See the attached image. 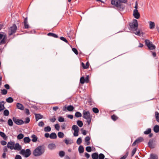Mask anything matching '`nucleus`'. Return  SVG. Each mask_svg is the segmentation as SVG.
I'll list each match as a JSON object with an SVG mask.
<instances>
[{"mask_svg": "<svg viewBox=\"0 0 159 159\" xmlns=\"http://www.w3.org/2000/svg\"><path fill=\"white\" fill-rule=\"evenodd\" d=\"M59 156L61 157H62L64 156L65 155V152L63 151H61L59 152Z\"/></svg>", "mask_w": 159, "mask_h": 159, "instance_id": "obj_41", "label": "nucleus"}, {"mask_svg": "<svg viewBox=\"0 0 159 159\" xmlns=\"http://www.w3.org/2000/svg\"><path fill=\"white\" fill-rule=\"evenodd\" d=\"M111 119L114 121H116L118 119V117L115 115H113L111 116Z\"/></svg>", "mask_w": 159, "mask_h": 159, "instance_id": "obj_34", "label": "nucleus"}, {"mask_svg": "<svg viewBox=\"0 0 159 159\" xmlns=\"http://www.w3.org/2000/svg\"><path fill=\"white\" fill-rule=\"evenodd\" d=\"M91 156L93 159H98V154L97 152H94L92 154Z\"/></svg>", "mask_w": 159, "mask_h": 159, "instance_id": "obj_18", "label": "nucleus"}, {"mask_svg": "<svg viewBox=\"0 0 159 159\" xmlns=\"http://www.w3.org/2000/svg\"><path fill=\"white\" fill-rule=\"evenodd\" d=\"M12 120L14 122L18 125H21L24 123V122L22 120L17 119L15 117H13Z\"/></svg>", "mask_w": 159, "mask_h": 159, "instance_id": "obj_8", "label": "nucleus"}, {"mask_svg": "<svg viewBox=\"0 0 159 159\" xmlns=\"http://www.w3.org/2000/svg\"><path fill=\"white\" fill-rule=\"evenodd\" d=\"M4 102L2 101L0 102V111L3 110L5 108L4 106Z\"/></svg>", "mask_w": 159, "mask_h": 159, "instance_id": "obj_19", "label": "nucleus"}, {"mask_svg": "<svg viewBox=\"0 0 159 159\" xmlns=\"http://www.w3.org/2000/svg\"><path fill=\"white\" fill-rule=\"evenodd\" d=\"M24 25L25 29H28L29 27V25L28 24L27 18H25L24 21Z\"/></svg>", "mask_w": 159, "mask_h": 159, "instance_id": "obj_16", "label": "nucleus"}, {"mask_svg": "<svg viewBox=\"0 0 159 159\" xmlns=\"http://www.w3.org/2000/svg\"><path fill=\"white\" fill-rule=\"evenodd\" d=\"M6 39L5 37H4L0 42V45L4 44L5 42Z\"/></svg>", "mask_w": 159, "mask_h": 159, "instance_id": "obj_48", "label": "nucleus"}, {"mask_svg": "<svg viewBox=\"0 0 159 159\" xmlns=\"http://www.w3.org/2000/svg\"><path fill=\"white\" fill-rule=\"evenodd\" d=\"M60 39L61 40L64 41V42H66V43H68V41L65 38L63 37H61L60 38Z\"/></svg>", "mask_w": 159, "mask_h": 159, "instance_id": "obj_51", "label": "nucleus"}, {"mask_svg": "<svg viewBox=\"0 0 159 159\" xmlns=\"http://www.w3.org/2000/svg\"><path fill=\"white\" fill-rule=\"evenodd\" d=\"M89 75H87L85 77V81L86 83H88L89 82Z\"/></svg>", "mask_w": 159, "mask_h": 159, "instance_id": "obj_62", "label": "nucleus"}, {"mask_svg": "<svg viewBox=\"0 0 159 159\" xmlns=\"http://www.w3.org/2000/svg\"><path fill=\"white\" fill-rule=\"evenodd\" d=\"M75 116L76 117H80L82 116V114L80 112L77 111L75 112Z\"/></svg>", "mask_w": 159, "mask_h": 159, "instance_id": "obj_39", "label": "nucleus"}, {"mask_svg": "<svg viewBox=\"0 0 159 159\" xmlns=\"http://www.w3.org/2000/svg\"><path fill=\"white\" fill-rule=\"evenodd\" d=\"M85 156L87 158V159H88L89 158V157H90V155L87 153V152H86L85 153Z\"/></svg>", "mask_w": 159, "mask_h": 159, "instance_id": "obj_64", "label": "nucleus"}, {"mask_svg": "<svg viewBox=\"0 0 159 159\" xmlns=\"http://www.w3.org/2000/svg\"><path fill=\"white\" fill-rule=\"evenodd\" d=\"M55 128L57 130H59V129L60 126H59L58 124H55Z\"/></svg>", "mask_w": 159, "mask_h": 159, "instance_id": "obj_58", "label": "nucleus"}, {"mask_svg": "<svg viewBox=\"0 0 159 159\" xmlns=\"http://www.w3.org/2000/svg\"><path fill=\"white\" fill-rule=\"evenodd\" d=\"M21 149V146L20 145L19 143H15L14 149L15 150L19 151Z\"/></svg>", "mask_w": 159, "mask_h": 159, "instance_id": "obj_12", "label": "nucleus"}, {"mask_svg": "<svg viewBox=\"0 0 159 159\" xmlns=\"http://www.w3.org/2000/svg\"><path fill=\"white\" fill-rule=\"evenodd\" d=\"M86 150L88 152H90L92 151V148L90 146H88L86 147Z\"/></svg>", "mask_w": 159, "mask_h": 159, "instance_id": "obj_50", "label": "nucleus"}, {"mask_svg": "<svg viewBox=\"0 0 159 159\" xmlns=\"http://www.w3.org/2000/svg\"><path fill=\"white\" fill-rule=\"evenodd\" d=\"M15 145V142L14 141H11L7 143V147L11 150H13L14 149Z\"/></svg>", "mask_w": 159, "mask_h": 159, "instance_id": "obj_9", "label": "nucleus"}, {"mask_svg": "<svg viewBox=\"0 0 159 159\" xmlns=\"http://www.w3.org/2000/svg\"><path fill=\"white\" fill-rule=\"evenodd\" d=\"M7 123L10 126H12L13 125V121L12 120L10 119H8L7 121Z\"/></svg>", "mask_w": 159, "mask_h": 159, "instance_id": "obj_38", "label": "nucleus"}, {"mask_svg": "<svg viewBox=\"0 0 159 159\" xmlns=\"http://www.w3.org/2000/svg\"><path fill=\"white\" fill-rule=\"evenodd\" d=\"M129 29L133 32L136 35L139 36H140V31L138 30L137 31L138 27V21L137 20L134 19L133 22L132 23H130L129 24Z\"/></svg>", "mask_w": 159, "mask_h": 159, "instance_id": "obj_1", "label": "nucleus"}, {"mask_svg": "<svg viewBox=\"0 0 159 159\" xmlns=\"http://www.w3.org/2000/svg\"><path fill=\"white\" fill-rule=\"evenodd\" d=\"M34 115L36 121H37L43 118V116L40 114H35Z\"/></svg>", "mask_w": 159, "mask_h": 159, "instance_id": "obj_13", "label": "nucleus"}, {"mask_svg": "<svg viewBox=\"0 0 159 159\" xmlns=\"http://www.w3.org/2000/svg\"><path fill=\"white\" fill-rule=\"evenodd\" d=\"M72 50L76 55L78 54V52L76 48H72Z\"/></svg>", "mask_w": 159, "mask_h": 159, "instance_id": "obj_57", "label": "nucleus"}, {"mask_svg": "<svg viewBox=\"0 0 159 159\" xmlns=\"http://www.w3.org/2000/svg\"><path fill=\"white\" fill-rule=\"evenodd\" d=\"M58 120L60 122H63L64 121V119L62 117L60 116L59 117Z\"/></svg>", "mask_w": 159, "mask_h": 159, "instance_id": "obj_52", "label": "nucleus"}, {"mask_svg": "<svg viewBox=\"0 0 159 159\" xmlns=\"http://www.w3.org/2000/svg\"><path fill=\"white\" fill-rule=\"evenodd\" d=\"M17 29L16 25L14 24L9 29V35H11L13 34L16 33Z\"/></svg>", "mask_w": 159, "mask_h": 159, "instance_id": "obj_7", "label": "nucleus"}, {"mask_svg": "<svg viewBox=\"0 0 159 159\" xmlns=\"http://www.w3.org/2000/svg\"><path fill=\"white\" fill-rule=\"evenodd\" d=\"M15 159H22V158L20 155H17L16 156Z\"/></svg>", "mask_w": 159, "mask_h": 159, "instance_id": "obj_61", "label": "nucleus"}, {"mask_svg": "<svg viewBox=\"0 0 159 159\" xmlns=\"http://www.w3.org/2000/svg\"><path fill=\"white\" fill-rule=\"evenodd\" d=\"M16 107L18 109H19L21 110H24V106L20 103H17Z\"/></svg>", "mask_w": 159, "mask_h": 159, "instance_id": "obj_14", "label": "nucleus"}, {"mask_svg": "<svg viewBox=\"0 0 159 159\" xmlns=\"http://www.w3.org/2000/svg\"><path fill=\"white\" fill-rule=\"evenodd\" d=\"M105 158L104 155L102 153H100L99 155H98V158L99 159H104Z\"/></svg>", "mask_w": 159, "mask_h": 159, "instance_id": "obj_44", "label": "nucleus"}, {"mask_svg": "<svg viewBox=\"0 0 159 159\" xmlns=\"http://www.w3.org/2000/svg\"><path fill=\"white\" fill-rule=\"evenodd\" d=\"M57 137L56 134L55 133H52L50 135V138L51 139H56Z\"/></svg>", "mask_w": 159, "mask_h": 159, "instance_id": "obj_23", "label": "nucleus"}, {"mask_svg": "<svg viewBox=\"0 0 159 159\" xmlns=\"http://www.w3.org/2000/svg\"><path fill=\"white\" fill-rule=\"evenodd\" d=\"M44 125V124L43 121H40L38 123V125L40 127H43Z\"/></svg>", "mask_w": 159, "mask_h": 159, "instance_id": "obj_54", "label": "nucleus"}, {"mask_svg": "<svg viewBox=\"0 0 159 159\" xmlns=\"http://www.w3.org/2000/svg\"><path fill=\"white\" fill-rule=\"evenodd\" d=\"M78 150L80 153H81L83 152L84 151V149L83 147L81 145L79 147Z\"/></svg>", "mask_w": 159, "mask_h": 159, "instance_id": "obj_27", "label": "nucleus"}, {"mask_svg": "<svg viewBox=\"0 0 159 159\" xmlns=\"http://www.w3.org/2000/svg\"><path fill=\"white\" fill-rule=\"evenodd\" d=\"M44 130L45 132H49L51 131V128L49 126H47L44 128Z\"/></svg>", "mask_w": 159, "mask_h": 159, "instance_id": "obj_28", "label": "nucleus"}, {"mask_svg": "<svg viewBox=\"0 0 159 159\" xmlns=\"http://www.w3.org/2000/svg\"><path fill=\"white\" fill-rule=\"evenodd\" d=\"M6 101L8 103H11L13 101V99L11 97L7 98Z\"/></svg>", "mask_w": 159, "mask_h": 159, "instance_id": "obj_35", "label": "nucleus"}, {"mask_svg": "<svg viewBox=\"0 0 159 159\" xmlns=\"http://www.w3.org/2000/svg\"><path fill=\"white\" fill-rule=\"evenodd\" d=\"M44 152V149L41 146H39L33 151V153L35 157L39 156L42 155Z\"/></svg>", "mask_w": 159, "mask_h": 159, "instance_id": "obj_3", "label": "nucleus"}, {"mask_svg": "<svg viewBox=\"0 0 159 159\" xmlns=\"http://www.w3.org/2000/svg\"><path fill=\"white\" fill-rule=\"evenodd\" d=\"M92 110L95 113H98L99 111L98 109L96 107L93 108L92 109Z\"/></svg>", "mask_w": 159, "mask_h": 159, "instance_id": "obj_45", "label": "nucleus"}, {"mask_svg": "<svg viewBox=\"0 0 159 159\" xmlns=\"http://www.w3.org/2000/svg\"><path fill=\"white\" fill-rule=\"evenodd\" d=\"M47 35L49 36H52V37H53L55 38H57L58 37L57 35L54 33H49L47 34Z\"/></svg>", "mask_w": 159, "mask_h": 159, "instance_id": "obj_29", "label": "nucleus"}, {"mask_svg": "<svg viewBox=\"0 0 159 159\" xmlns=\"http://www.w3.org/2000/svg\"><path fill=\"white\" fill-rule=\"evenodd\" d=\"M149 27L150 29H153L155 27V23L154 22L152 21H149Z\"/></svg>", "mask_w": 159, "mask_h": 159, "instance_id": "obj_25", "label": "nucleus"}, {"mask_svg": "<svg viewBox=\"0 0 159 159\" xmlns=\"http://www.w3.org/2000/svg\"><path fill=\"white\" fill-rule=\"evenodd\" d=\"M145 43L150 50H153L155 49L156 46L148 39H146L145 41Z\"/></svg>", "mask_w": 159, "mask_h": 159, "instance_id": "obj_6", "label": "nucleus"}, {"mask_svg": "<svg viewBox=\"0 0 159 159\" xmlns=\"http://www.w3.org/2000/svg\"><path fill=\"white\" fill-rule=\"evenodd\" d=\"M58 136L60 138H63L64 136V134L62 132H59L58 133Z\"/></svg>", "mask_w": 159, "mask_h": 159, "instance_id": "obj_37", "label": "nucleus"}, {"mask_svg": "<svg viewBox=\"0 0 159 159\" xmlns=\"http://www.w3.org/2000/svg\"><path fill=\"white\" fill-rule=\"evenodd\" d=\"M143 140V139L142 137H140L137 139L133 143L132 146H134L137 143H139Z\"/></svg>", "mask_w": 159, "mask_h": 159, "instance_id": "obj_11", "label": "nucleus"}, {"mask_svg": "<svg viewBox=\"0 0 159 159\" xmlns=\"http://www.w3.org/2000/svg\"><path fill=\"white\" fill-rule=\"evenodd\" d=\"M153 130L155 133H158L159 131V126L158 125L155 126L154 127Z\"/></svg>", "mask_w": 159, "mask_h": 159, "instance_id": "obj_26", "label": "nucleus"}, {"mask_svg": "<svg viewBox=\"0 0 159 159\" xmlns=\"http://www.w3.org/2000/svg\"><path fill=\"white\" fill-rule=\"evenodd\" d=\"M4 115L5 116H8L9 114V111L8 110H5L3 112Z\"/></svg>", "mask_w": 159, "mask_h": 159, "instance_id": "obj_47", "label": "nucleus"}, {"mask_svg": "<svg viewBox=\"0 0 159 159\" xmlns=\"http://www.w3.org/2000/svg\"><path fill=\"white\" fill-rule=\"evenodd\" d=\"M49 120L51 122L53 123L56 120V119L55 117V116H54L52 118H50Z\"/></svg>", "mask_w": 159, "mask_h": 159, "instance_id": "obj_56", "label": "nucleus"}, {"mask_svg": "<svg viewBox=\"0 0 159 159\" xmlns=\"http://www.w3.org/2000/svg\"><path fill=\"white\" fill-rule=\"evenodd\" d=\"M137 149L136 148H134V149L131 152V156H133L134 154H135V153L136 152Z\"/></svg>", "mask_w": 159, "mask_h": 159, "instance_id": "obj_53", "label": "nucleus"}, {"mask_svg": "<svg viewBox=\"0 0 159 159\" xmlns=\"http://www.w3.org/2000/svg\"><path fill=\"white\" fill-rule=\"evenodd\" d=\"M72 129L73 130H74V131H79V127L76 125H73Z\"/></svg>", "mask_w": 159, "mask_h": 159, "instance_id": "obj_30", "label": "nucleus"}, {"mask_svg": "<svg viewBox=\"0 0 159 159\" xmlns=\"http://www.w3.org/2000/svg\"><path fill=\"white\" fill-rule=\"evenodd\" d=\"M90 140V138L89 136H87L85 138V141L87 143V144L88 145H89L90 144V142L89 140Z\"/></svg>", "mask_w": 159, "mask_h": 159, "instance_id": "obj_24", "label": "nucleus"}, {"mask_svg": "<svg viewBox=\"0 0 159 159\" xmlns=\"http://www.w3.org/2000/svg\"><path fill=\"white\" fill-rule=\"evenodd\" d=\"M25 112L27 115H29L30 114L29 110L27 108L25 109Z\"/></svg>", "mask_w": 159, "mask_h": 159, "instance_id": "obj_60", "label": "nucleus"}, {"mask_svg": "<svg viewBox=\"0 0 159 159\" xmlns=\"http://www.w3.org/2000/svg\"><path fill=\"white\" fill-rule=\"evenodd\" d=\"M83 114V117L84 119L87 120V121L88 125H89L90 124L92 118V116L90 114L89 112L88 111H86L85 110H84Z\"/></svg>", "mask_w": 159, "mask_h": 159, "instance_id": "obj_4", "label": "nucleus"}, {"mask_svg": "<svg viewBox=\"0 0 159 159\" xmlns=\"http://www.w3.org/2000/svg\"><path fill=\"white\" fill-rule=\"evenodd\" d=\"M133 16L135 18L138 19L140 17V14L138 12V10L137 9H135L133 11Z\"/></svg>", "mask_w": 159, "mask_h": 159, "instance_id": "obj_10", "label": "nucleus"}, {"mask_svg": "<svg viewBox=\"0 0 159 159\" xmlns=\"http://www.w3.org/2000/svg\"><path fill=\"white\" fill-rule=\"evenodd\" d=\"M31 137L32 139V141L33 142H36L37 141L38 138L34 134L32 135Z\"/></svg>", "mask_w": 159, "mask_h": 159, "instance_id": "obj_21", "label": "nucleus"}, {"mask_svg": "<svg viewBox=\"0 0 159 159\" xmlns=\"http://www.w3.org/2000/svg\"><path fill=\"white\" fill-rule=\"evenodd\" d=\"M74 109V107L72 105H69L67 107V109L69 111H72Z\"/></svg>", "mask_w": 159, "mask_h": 159, "instance_id": "obj_32", "label": "nucleus"}, {"mask_svg": "<svg viewBox=\"0 0 159 159\" xmlns=\"http://www.w3.org/2000/svg\"><path fill=\"white\" fill-rule=\"evenodd\" d=\"M85 79L84 77L82 76L81 77L80 80V82L82 84H83L85 82Z\"/></svg>", "mask_w": 159, "mask_h": 159, "instance_id": "obj_46", "label": "nucleus"}, {"mask_svg": "<svg viewBox=\"0 0 159 159\" xmlns=\"http://www.w3.org/2000/svg\"><path fill=\"white\" fill-rule=\"evenodd\" d=\"M77 125L80 127H81L83 125V123L80 120H78L77 122Z\"/></svg>", "mask_w": 159, "mask_h": 159, "instance_id": "obj_40", "label": "nucleus"}, {"mask_svg": "<svg viewBox=\"0 0 159 159\" xmlns=\"http://www.w3.org/2000/svg\"><path fill=\"white\" fill-rule=\"evenodd\" d=\"M82 142V139L81 138H79L76 141L78 145L81 144Z\"/></svg>", "mask_w": 159, "mask_h": 159, "instance_id": "obj_49", "label": "nucleus"}, {"mask_svg": "<svg viewBox=\"0 0 159 159\" xmlns=\"http://www.w3.org/2000/svg\"><path fill=\"white\" fill-rule=\"evenodd\" d=\"M1 143L2 145H5L7 144V142L5 141L2 140L1 141Z\"/></svg>", "mask_w": 159, "mask_h": 159, "instance_id": "obj_59", "label": "nucleus"}, {"mask_svg": "<svg viewBox=\"0 0 159 159\" xmlns=\"http://www.w3.org/2000/svg\"><path fill=\"white\" fill-rule=\"evenodd\" d=\"M155 116L157 121L159 122V113L157 111H156Z\"/></svg>", "mask_w": 159, "mask_h": 159, "instance_id": "obj_31", "label": "nucleus"}, {"mask_svg": "<svg viewBox=\"0 0 159 159\" xmlns=\"http://www.w3.org/2000/svg\"><path fill=\"white\" fill-rule=\"evenodd\" d=\"M20 154L26 157H27L30 155L31 152L30 149H27L26 150H25L24 149H22L20 151Z\"/></svg>", "mask_w": 159, "mask_h": 159, "instance_id": "obj_5", "label": "nucleus"}, {"mask_svg": "<svg viewBox=\"0 0 159 159\" xmlns=\"http://www.w3.org/2000/svg\"><path fill=\"white\" fill-rule=\"evenodd\" d=\"M127 2V0H111V3L112 5L115 6L119 10H123L125 8V6L123 3H125Z\"/></svg>", "mask_w": 159, "mask_h": 159, "instance_id": "obj_2", "label": "nucleus"}, {"mask_svg": "<svg viewBox=\"0 0 159 159\" xmlns=\"http://www.w3.org/2000/svg\"><path fill=\"white\" fill-rule=\"evenodd\" d=\"M0 136L4 140H6L7 138V137L6 135L5 134L2 132L0 131Z\"/></svg>", "mask_w": 159, "mask_h": 159, "instance_id": "obj_22", "label": "nucleus"}, {"mask_svg": "<svg viewBox=\"0 0 159 159\" xmlns=\"http://www.w3.org/2000/svg\"><path fill=\"white\" fill-rule=\"evenodd\" d=\"M30 121V119L29 117H27L25 118V120L24 122V123L25 124H27L29 123Z\"/></svg>", "mask_w": 159, "mask_h": 159, "instance_id": "obj_55", "label": "nucleus"}, {"mask_svg": "<svg viewBox=\"0 0 159 159\" xmlns=\"http://www.w3.org/2000/svg\"><path fill=\"white\" fill-rule=\"evenodd\" d=\"M23 140L25 143H28L30 142L31 139L29 137H25L23 139Z\"/></svg>", "mask_w": 159, "mask_h": 159, "instance_id": "obj_20", "label": "nucleus"}, {"mask_svg": "<svg viewBox=\"0 0 159 159\" xmlns=\"http://www.w3.org/2000/svg\"><path fill=\"white\" fill-rule=\"evenodd\" d=\"M24 136V135L23 134H20L18 135L17 136V139H21L23 138Z\"/></svg>", "mask_w": 159, "mask_h": 159, "instance_id": "obj_42", "label": "nucleus"}, {"mask_svg": "<svg viewBox=\"0 0 159 159\" xmlns=\"http://www.w3.org/2000/svg\"><path fill=\"white\" fill-rule=\"evenodd\" d=\"M79 131H74V135L75 136H77L78 135Z\"/></svg>", "mask_w": 159, "mask_h": 159, "instance_id": "obj_63", "label": "nucleus"}, {"mask_svg": "<svg viewBox=\"0 0 159 159\" xmlns=\"http://www.w3.org/2000/svg\"><path fill=\"white\" fill-rule=\"evenodd\" d=\"M56 148L55 145L54 143H50L48 145V148L50 150H53Z\"/></svg>", "mask_w": 159, "mask_h": 159, "instance_id": "obj_17", "label": "nucleus"}, {"mask_svg": "<svg viewBox=\"0 0 159 159\" xmlns=\"http://www.w3.org/2000/svg\"><path fill=\"white\" fill-rule=\"evenodd\" d=\"M151 129L149 128L144 132V133L145 134H149L151 132Z\"/></svg>", "mask_w": 159, "mask_h": 159, "instance_id": "obj_36", "label": "nucleus"}, {"mask_svg": "<svg viewBox=\"0 0 159 159\" xmlns=\"http://www.w3.org/2000/svg\"><path fill=\"white\" fill-rule=\"evenodd\" d=\"M148 146L150 148H154V145L153 144V141L152 140H150L148 143Z\"/></svg>", "mask_w": 159, "mask_h": 159, "instance_id": "obj_15", "label": "nucleus"}, {"mask_svg": "<svg viewBox=\"0 0 159 159\" xmlns=\"http://www.w3.org/2000/svg\"><path fill=\"white\" fill-rule=\"evenodd\" d=\"M150 159H158L157 156L153 154H152L150 156Z\"/></svg>", "mask_w": 159, "mask_h": 159, "instance_id": "obj_33", "label": "nucleus"}, {"mask_svg": "<svg viewBox=\"0 0 159 159\" xmlns=\"http://www.w3.org/2000/svg\"><path fill=\"white\" fill-rule=\"evenodd\" d=\"M7 90L3 89L1 90V93L2 95H5L7 94Z\"/></svg>", "mask_w": 159, "mask_h": 159, "instance_id": "obj_43", "label": "nucleus"}]
</instances>
